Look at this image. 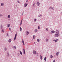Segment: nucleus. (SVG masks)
<instances>
[{"label": "nucleus", "instance_id": "obj_41", "mask_svg": "<svg viewBox=\"0 0 62 62\" xmlns=\"http://www.w3.org/2000/svg\"><path fill=\"white\" fill-rule=\"evenodd\" d=\"M17 2H18V3H20V2H19V1L18 0L17 1Z\"/></svg>", "mask_w": 62, "mask_h": 62}, {"label": "nucleus", "instance_id": "obj_15", "mask_svg": "<svg viewBox=\"0 0 62 62\" xmlns=\"http://www.w3.org/2000/svg\"><path fill=\"white\" fill-rule=\"evenodd\" d=\"M22 23H23V19H22L21 21L20 25H22Z\"/></svg>", "mask_w": 62, "mask_h": 62}, {"label": "nucleus", "instance_id": "obj_27", "mask_svg": "<svg viewBox=\"0 0 62 62\" xmlns=\"http://www.w3.org/2000/svg\"><path fill=\"white\" fill-rule=\"evenodd\" d=\"M4 49L5 51H6L7 50V49L6 47L4 48Z\"/></svg>", "mask_w": 62, "mask_h": 62}, {"label": "nucleus", "instance_id": "obj_44", "mask_svg": "<svg viewBox=\"0 0 62 62\" xmlns=\"http://www.w3.org/2000/svg\"><path fill=\"white\" fill-rule=\"evenodd\" d=\"M38 17H40V16L39 15L38 16Z\"/></svg>", "mask_w": 62, "mask_h": 62}, {"label": "nucleus", "instance_id": "obj_46", "mask_svg": "<svg viewBox=\"0 0 62 62\" xmlns=\"http://www.w3.org/2000/svg\"><path fill=\"white\" fill-rule=\"evenodd\" d=\"M42 16V15L41 14L40 15V17H41Z\"/></svg>", "mask_w": 62, "mask_h": 62}, {"label": "nucleus", "instance_id": "obj_38", "mask_svg": "<svg viewBox=\"0 0 62 62\" xmlns=\"http://www.w3.org/2000/svg\"><path fill=\"white\" fill-rule=\"evenodd\" d=\"M14 48H15V49H16V46H14Z\"/></svg>", "mask_w": 62, "mask_h": 62}, {"label": "nucleus", "instance_id": "obj_6", "mask_svg": "<svg viewBox=\"0 0 62 62\" xmlns=\"http://www.w3.org/2000/svg\"><path fill=\"white\" fill-rule=\"evenodd\" d=\"M33 53L34 54H36V52L35 50H33Z\"/></svg>", "mask_w": 62, "mask_h": 62}, {"label": "nucleus", "instance_id": "obj_10", "mask_svg": "<svg viewBox=\"0 0 62 62\" xmlns=\"http://www.w3.org/2000/svg\"><path fill=\"white\" fill-rule=\"evenodd\" d=\"M28 5V4H25L24 5V7H26V6H27Z\"/></svg>", "mask_w": 62, "mask_h": 62}, {"label": "nucleus", "instance_id": "obj_37", "mask_svg": "<svg viewBox=\"0 0 62 62\" xmlns=\"http://www.w3.org/2000/svg\"><path fill=\"white\" fill-rule=\"evenodd\" d=\"M9 30H10V31H11V28H9Z\"/></svg>", "mask_w": 62, "mask_h": 62}, {"label": "nucleus", "instance_id": "obj_9", "mask_svg": "<svg viewBox=\"0 0 62 62\" xmlns=\"http://www.w3.org/2000/svg\"><path fill=\"white\" fill-rule=\"evenodd\" d=\"M4 5H5V4L4 3H1V6H4Z\"/></svg>", "mask_w": 62, "mask_h": 62}, {"label": "nucleus", "instance_id": "obj_21", "mask_svg": "<svg viewBox=\"0 0 62 62\" xmlns=\"http://www.w3.org/2000/svg\"><path fill=\"white\" fill-rule=\"evenodd\" d=\"M19 52H20V54H21V55H22V54H22V52L21 51H20Z\"/></svg>", "mask_w": 62, "mask_h": 62}, {"label": "nucleus", "instance_id": "obj_3", "mask_svg": "<svg viewBox=\"0 0 62 62\" xmlns=\"http://www.w3.org/2000/svg\"><path fill=\"white\" fill-rule=\"evenodd\" d=\"M16 37H17V33H16L15 37L14 39V40H16Z\"/></svg>", "mask_w": 62, "mask_h": 62}, {"label": "nucleus", "instance_id": "obj_1", "mask_svg": "<svg viewBox=\"0 0 62 62\" xmlns=\"http://www.w3.org/2000/svg\"><path fill=\"white\" fill-rule=\"evenodd\" d=\"M55 32L56 34H59V31L58 30H56L55 31Z\"/></svg>", "mask_w": 62, "mask_h": 62}, {"label": "nucleus", "instance_id": "obj_28", "mask_svg": "<svg viewBox=\"0 0 62 62\" xmlns=\"http://www.w3.org/2000/svg\"><path fill=\"white\" fill-rule=\"evenodd\" d=\"M50 58H53V55H51L50 56Z\"/></svg>", "mask_w": 62, "mask_h": 62}, {"label": "nucleus", "instance_id": "obj_30", "mask_svg": "<svg viewBox=\"0 0 62 62\" xmlns=\"http://www.w3.org/2000/svg\"><path fill=\"white\" fill-rule=\"evenodd\" d=\"M52 8L51 7H50L49 8V9H52Z\"/></svg>", "mask_w": 62, "mask_h": 62}, {"label": "nucleus", "instance_id": "obj_49", "mask_svg": "<svg viewBox=\"0 0 62 62\" xmlns=\"http://www.w3.org/2000/svg\"><path fill=\"white\" fill-rule=\"evenodd\" d=\"M26 2H27V1H26Z\"/></svg>", "mask_w": 62, "mask_h": 62}, {"label": "nucleus", "instance_id": "obj_12", "mask_svg": "<svg viewBox=\"0 0 62 62\" xmlns=\"http://www.w3.org/2000/svg\"><path fill=\"white\" fill-rule=\"evenodd\" d=\"M22 43L24 45V41H23V39H22Z\"/></svg>", "mask_w": 62, "mask_h": 62}, {"label": "nucleus", "instance_id": "obj_39", "mask_svg": "<svg viewBox=\"0 0 62 62\" xmlns=\"http://www.w3.org/2000/svg\"><path fill=\"white\" fill-rule=\"evenodd\" d=\"M36 54L37 56H39V54H38V53H36Z\"/></svg>", "mask_w": 62, "mask_h": 62}, {"label": "nucleus", "instance_id": "obj_29", "mask_svg": "<svg viewBox=\"0 0 62 62\" xmlns=\"http://www.w3.org/2000/svg\"><path fill=\"white\" fill-rule=\"evenodd\" d=\"M0 28L1 29H2L3 28V25H1V26H0Z\"/></svg>", "mask_w": 62, "mask_h": 62}, {"label": "nucleus", "instance_id": "obj_19", "mask_svg": "<svg viewBox=\"0 0 62 62\" xmlns=\"http://www.w3.org/2000/svg\"><path fill=\"white\" fill-rule=\"evenodd\" d=\"M37 41L38 42H39L40 40H39V39H37Z\"/></svg>", "mask_w": 62, "mask_h": 62}, {"label": "nucleus", "instance_id": "obj_7", "mask_svg": "<svg viewBox=\"0 0 62 62\" xmlns=\"http://www.w3.org/2000/svg\"><path fill=\"white\" fill-rule=\"evenodd\" d=\"M11 40H12L11 39H9L8 41V42H9V43H10V42L11 41Z\"/></svg>", "mask_w": 62, "mask_h": 62}, {"label": "nucleus", "instance_id": "obj_36", "mask_svg": "<svg viewBox=\"0 0 62 62\" xmlns=\"http://www.w3.org/2000/svg\"><path fill=\"white\" fill-rule=\"evenodd\" d=\"M35 4H36L35 3H34L33 4V7H35Z\"/></svg>", "mask_w": 62, "mask_h": 62}, {"label": "nucleus", "instance_id": "obj_16", "mask_svg": "<svg viewBox=\"0 0 62 62\" xmlns=\"http://www.w3.org/2000/svg\"><path fill=\"white\" fill-rule=\"evenodd\" d=\"M38 28L39 29H40V26H38Z\"/></svg>", "mask_w": 62, "mask_h": 62}, {"label": "nucleus", "instance_id": "obj_24", "mask_svg": "<svg viewBox=\"0 0 62 62\" xmlns=\"http://www.w3.org/2000/svg\"><path fill=\"white\" fill-rule=\"evenodd\" d=\"M10 24H7L8 27H9V26H10Z\"/></svg>", "mask_w": 62, "mask_h": 62}, {"label": "nucleus", "instance_id": "obj_17", "mask_svg": "<svg viewBox=\"0 0 62 62\" xmlns=\"http://www.w3.org/2000/svg\"><path fill=\"white\" fill-rule=\"evenodd\" d=\"M10 15H9L8 16V19H9V18H10Z\"/></svg>", "mask_w": 62, "mask_h": 62}, {"label": "nucleus", "instance_id": "obj_26", "mask_svg": "<svg viewBox=\"0 0 62 62\" xmlns=\"http://www.w3.org/2000/svg\"><path fill=\"white\" fill-rule=\"evenodd\" d=\"M48 40H49L48 39H46V42H48Z\"/></svg>", "mask_w": 62, "mask_h": 62}, {"label": "nucleus", "instance_id": "obj_18", "mask_svg": "<svg viewBox=\"0 0 62 62\" xmlns=\"http://www.w3.org/2000/svg\"><path fill=\"white\" fill-rule=\"evenodd\" d=\"M51 33H55V31H51Z\"/></svg>", "mask_w": 62, "mask_h": 62}, {"label": "nucleus", "instance_id": "obj_34", "mask_svg": "<svg viewBox=\"0 0 62 62\" xmlns=\"http://www.w3.org/2000/svg\"><path fill=\"white\" fill-rule=\"evenodd\" d=\"M52 9L53 10H54V8L53 7L52 8Z\"/></svg>", "mask_w": 62, "mask_h": 62}, {"label": "nucleus", "instance_id": "obj_35", "mask_svg": "<svg viewBox=\"0 0 62 62\" xmlns=\"http://www.w3.org/2000/svg\"><path fill=\"white\" fill-rule=\"evenodd\" d=\"M46 31H48V29L47 28H46Z\"/></svg>", "mask_w": 62, "mask_h": 62}, {"label": "nucleus", "instance_id": "obj_22", "mask_svg": "<svg viewBox=\"0 0 62 62\" xmlns=\"http://www.w3.org/2000/svg\"><path fill=\"white\" fill-rule=\"evenodd\" d=\"M46 57H45L44 58V60H45V61H46Z\"/></svg>", "mask_w": 62, "mask_h": 62}, {"label": "nucleus", "instance_id": "obj_14", "mask_svg": "<svg viewBox=\"0 0 62 62\" xmlns=\"http://www.w3.org/2000/svg\"><path fill=\"white\" fill-rule=\"evenodd\" d=\"M23 54H25V49H23Z\"/></svg>", "mask_w": 62, "mask_h": 62}, {"label": "nucleus", "instance_id": "obj_25", "mask_svg": "<svg viewBox=\"0 0 62 62\" xmlns=\"http://www.w3.org/2000/svg\"><path fill=\"white\" fill-rule=\"evenodd\" d=\"M38 31V30L36 29L35 30V32H37Z\"/></svg>", "mask_w": 62, "mask_h": 62}, {"label": "nucleus", "instance_id": "obj_31", "mask_svg": "<svg viewBox=\"0 0 62 62\" xmlns=\"http://www.w3.org/2000/svg\"><path fill=\"white\" fill-rule=\"evenodd\" d=\"M17 55L18 56H20V53H17Z\"/></svg>", "mask_w": 62, "mask_h": 62}, {"label": "nucleus", "instance_id": "obj_23", "mask_svg": "<svg viewBox=\"0 0 62 62\" xmlns=\"http://www.w3.org/2000/svg\"><path fill=\"white\" fill-rule=\"evenodd\" d=\"M1 31L2 32H3V33H4V32H5L4 31V30L3 29H2Z\"/></svg>", "mask_w": 62, "mask_h": 62}, {"label": "nucleus", "instance_id": "obj_5", "mask_svg": "<svg viewBox=\"0 0 62 62\" xmlns=\"http://www.w3.org/2000/svg\"><path fill=\"white\" fill-rule=\"evenodd\" d=\"M7 55L8 57H9V53L8 52L7 53Z\"/></svg>", "mask_w": 62, "mask_h": 62}, {"label": "nucleus", "instance_id": "obj_42", "mask_svg": "<svg viewBox=\"0 0 62 62\" xmlns=\"http://www.w3.org/2000/svg\"><path fill=\"white\" fill-rule=\"evenodd\" d=\"M7 36L8 37V33L7 34Z\"/></svg>", "mask_w": 62, "mask_h": 62}, {"label": "nucleus", "instance_id": "obj_4", "mask_svg": "<svg viewBox=\"0 0 62 62\" xmlns=\"http://www.w3.org/2000/svg\"><path fill=\"white\" fill-rule=\"evenodd\" d=\"M39 4H40V3L39 2H37V6H39Z\"/></svg>", "mask_w": 62, "mask_h": 62}, {"label": "nucleus", "instance_id": "obj_2", "mask_svg": "<svg viewBox=\"0 0 62 62\" xmlns=\"http://www.w3.org/2000/svg\"><path fill=\"white\" fill-rule=\"evenodd\" d=\"M59 36V35L58 34H55L54 35V36L55 37H58Z\"/></svg>", "mask_w": 62, "mask_h": 62}, {"label": "nucleus", "instance_id": "obj_8", "mask_svg": "<svg viewBox=\"0 0 62 62\" xmlns=\"http://www.w3.org/2000/svg\"><path fill=\"white\" fill-rule=\"evenodd\" d=\"M58 40V39H57L56 40H54L53 41H55V42H57V41Z\"/></svg>", "mask_w": 62, "mask_h": 62}, {"label": "nucleus", "instance_id": "obj_40", "mask_svg": "<svg viewBox=\"0 0 62 62\" xmlns=\"http://www.w3.org/2000/svg\"><path fill=\"white\" fill-rule=\"evenodd\" d=\"M20 31H22V28H21V27L20 28Z\"/></svg>", "mask_w": 62, "mask_h": 62}, {"label": "nucleus", "instance_id": "obj_33", "mask_svg": "<svg viewBox=\"0 0 62 62\" xmlns=\"http://www.w3.org/2000/svg\"><path fill=\"white\" fill-rule=\"evenodd\" d=\"M34 22H36L37 21V19H35L34 20Z\"/></svg>", "mask_w": 62, "mask_h": 62}, {"label": "nucleus", "instance_id": "obj_32", "mask_svg": "<svg viewBox=\"0 0 62 62\" xmlns=\"http://www.w3.org/2000/svg\"><path fill=\"white\" fill-rule=\"evenodd\" d=\"M26 34H27V35H28V34H29V32H28V31H27Z\"/></svg>", "mask_w": 62, "mask_h": 62}, {"label": "nucleus", "instance_id": "obj_47", "mask_svg": "<svg viewBox=\"0 0 62 62\" xmlns=\"http://www.w3.org/2000/svg\"><path fill=\"white\" fill-rule=\"evenodd\" d=\"M22 15L23 16V14H22Z\"/></svg>", "mask_w": 62, "mask_h": 62}, {"label": "nucleus", "instance_id": "obj_43", "mask_svg": "<svg viewBox=\"0 0 62 62\" xmlns=\"http://www.w3.org/2000/svg\"><path fill=\"white\" fill-rule=\"evenodd\" d=\"M0 16H3V15L2 14H0Z\"/></svg>", "mask_w": 62, "mask_h": 62}, {"label": "nucleus", "instance_id": "obj_20", "mask_svg": "<svg viewBox=\"0 0 62 62\" xmlns=\"http://www.w3.org/2000/svg\"><path fill=\"white\" fill-rule=\"evenodd\" d=\"M40 59H41V60H42V56H41V55H40Z\"/></svg>", "mask_w": 62, "mask_h": 62}, {"label": "nucleus", "instance_id": "obj_11", "mask_svg": "<svg viewBox=\"0 0 62 62\" xmlns=\"http://www.w3.org/2000/svg\"><path fill=\"white\" fill-rule=\"evenodd\" d=\"M58 54H59V52H57L56 53V55L57 56H58Z\"/></svg>", "mask_w": 62, "mask_h": 62}, {"label": "nucleus", "instance_id": "obj_48", "mask_svg": "<svg viewBox=\"0 0 62 62\" xmlns=\"http://www.w3.org/2000/svg\"><path fill=\"white\" fill-rule=\"evenodd\" d=\"M22 14H23V13H22Z\"/></svg>", "mask_w": 62, "mask_h": 62}, {"label": "nucleus", "instance_id": "obj_45", "mask_svg": "<svg viewBox=\"0 0 62 62\" xmlns=\"http://www.w3.org/2000/svg\"><path fill=\"white\" fill-rule=\"evenodd\" d=\"M53 62H55V60H54L53 61Z\"/></svg>", "mask_w": 62, "mask_h": 62}, {"label": "nucleus", "instance_id": "obj_13", "mask_svg": "<svg viewBox=\"0 0 62 62\" xmlns=\"http://www.w3.org/2000/svg\"><path fill=\"white\" fill-rule=\"evenodd\" d=\"M33 39H35V38H36V36L35 35H34L33 36Z\"/></svg>", "mask_w": 62, "mask_h": 62}]
</instances>
